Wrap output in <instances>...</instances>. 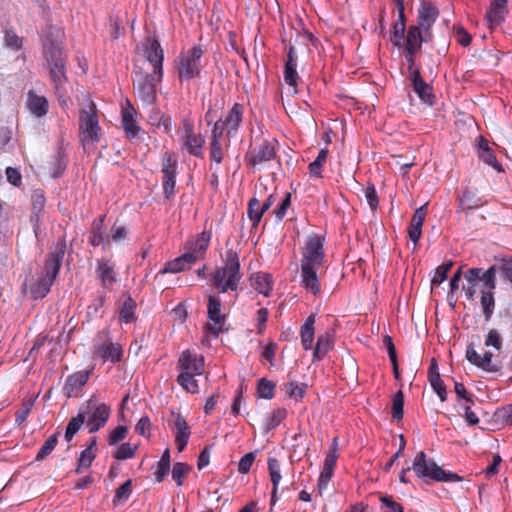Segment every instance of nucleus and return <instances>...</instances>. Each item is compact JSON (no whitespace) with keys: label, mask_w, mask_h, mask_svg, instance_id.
<instances>
[{"label":"nucleus","mask_w":512,"mask_h":512,"mask_svg":"<svg viewBox=\"0 0 512 512\" xmlns=\"http://www.w3.org/2000/svg\"><path fill=\"white\" fill-rule=\"evenodd\" d=\"M261 206L262 205L260 201L255 197L251 198L248 202L247 215L250 221L252 222V229L258 227L261 218L265 213L264 211H262Z\"/></svg>","instance_id":"58836bf2"},{"label":"nucleus","mask_w":512,"mask_h":512,"mask_svg":"<svg viewBox=\"0 0 512 512\" xmlns=\"http://www.w3.org/2000/svg\"><path fill=\"white\" fill-rule=\"evenodd\" d=\"M251 285L260 294L268 297L272 291V276L269 273L257 272L250 278Z\"/></svg>","instance_id":"473e14b6"},{"label":"nucleus","mask_w":512,"mask_h":512,"mask_svg":"<svg viewBox=\"0 0 512 512\" xmlns=\"http://www.w3.org/2000/svg\"><path fill=\"white\" fill-rule=\"evenodd\" d=\"M287 410L285 408L274 409L271 414L266 418L264 423L265 431L275 429L286 418Z\"/></svg>","instance_id":"c03bdc74"},{"label":"nucleus","mask_w":512,"mask_h":512,"mask_svg":"<svg viewBox=\"0 0 512 512\" xmlns=\"http://www.w3.org/2000/svg\"><path fill=\"white\" fill-rule=\"evenodd\" d=\"M63 32L56 25L49 24L44 30V44L61 43Z\"/></svg>","instance_id":"8fccbe9b"},{"label":"nucleus","mask_w":512,"mask_h":512,"mask_svg":"<svg viewBox=\"0 0 512 512\" xmlns=\"http://www.w3.org/2000/svg\"><path fill=\"white\" fill-rule=\"evenodd\" d=\"M26 107L28 111L37 118L45 117L49 111L48 99L38 95L34 90L27 93Z\"/></svg>","instance_id":"4be33fe9"},{"label":"nucleus","mask_w":512,"mask_h":512,"mask_svg":"<svg viewBox=\"0 0 512 512\" xmlns=\"http://www.w3.org/2000/svg\"><path fill=\"white\" fill-rule=\"evenodd\" d=\"M177 369L180 370V372L203 374L204 357L186 349L178 358Z\"/></svg>","instance_id":"4468645a"},{"label":"nucleus","mask_w":512,"mask_h":512,"mask_svg":"<svg viewBox=\"0 0 512 512\" xmlns=\"http://www.w3.org/2000/svg\"><path fill=\"white\" fill-rule=\"evenodd\" d=\"M35 401L36 397L32 396L25 397L22 400L21 409L17 410L15 413V423L17 426H22L26 422L27 417L29 416L34 406Z\"/></svg>","instance_id":"ea45409f"},{"label":"nucleus","mask_w":512,"mask_h":512,"mask_svg":"<svg viewBox=\"0 0 512 512\" xmlns=\"http://www.w3.org/2000/svg\"><path fill=\"white\" fill-rule=\"evenodd\" d=\"M276 384L266 378H261L257 384V393L259 397L264 399H272L275 394Z\"/></svg>","instance_id":"de8ad7c7"},{"label":"nucleus","mask_w":512,"mask_h":512,"mask_svg":"<svg viewBox=\"0 0 512 512\" xmlns=\"http://www.w3.org/2000/svg\"><path fill=\"white\" fill-rule=\"evenodd\" d=\"M137 445L132 446L130 443H123L120 447L115 451L114 457L117 460H126L133 458L135 456Z\"/></svg>","instance_id":"e2e57ef3"},{"label":"nucleus","mask_w":512,"mask_h":512,"mask_svg":"<svg viewBox=\"0 0 512 512\" xmlns=\"http://www.w3.org/2000/svg\"><path fill=\"white\" fill-rule=\"evenodd\" d=\"M413 91L417 96L426 104L433 105L436 99L433 93V87L426 83L420 73L415 71L412 73V77H409Z\"/></svg>","instance_id":"6ab92c4d"},{"label":"nucleus","mask_w":512,"mask_h":512,"mask_svg":"<svg viewBox=\"0 0 512 512\" xmlns=\"http://www.w3.org/2000/svg\"><path fill=\"white\" fill-rule=\"evenodd\" d=\"M480 303L484 319L488 322L490 321L495 309L494 293L491 291H482Z\"/></svg>","instance_id":"79ce46f5"},{"label":"nucleus","mask_w":512,"mask_h":512,"mask_svg":"<svg viewBox=\"0 0 512 512\" xmlns=\"http://www.w3.org/2000/svg\"><path fill=\"white\" fill-rule=\"evenodd\" d=\"M81 413H85V421L89 433H95L105 426L107 423L111 409L105 403H99L98 400L92 396L85 405L80 409Z\"/></svg>","instance_id":"423d86ee"},{"label":"nucleus","mask_w":512,"mask_h":512,"mask_svg":"<svg viewBox=\"0 0 512 512\" xmlns=\"http://www.w3.org/2000/svg\"><path fill=\"white\" fill-rule=\"evenodd\" d=\"M85 422V413H79L77 416L72 417L66 427L65 440L70 442L74 435L79 431L81 425Z\"/></svg>","instance_id":"a18cd8bd"},{"label":"nucleus","mask_w":512,"mask_h":512,"mask_svg":"<svg viewBox=\"0 0 512 512\" xmlns=\"http://www.w3.org/2000/svg\"><path fill=\"white\" fill-rule=\"evenodd\" d=\"M453 266L452 261L443 262L436 268L435 275L432 278V285H440L447 278V274Z\"/></svg>","instance_id":"680f3d73"},{"label":"nucleus","mask_w":512,"mask_h":512,"mask_svg":"<svg viewBox=\"0 0 512 512\" xmlns=\"http://www.w3.org/2000/svg\"><path fill=\"white\" fill-rule=\"evenodd\" d=\"M59 432H55L53 435H51L41 446L39 449L35 460L36 461H42L44 460L50 453L55 449L57 443H58V436Z\"/></svg>","instance_id":"49530a36"},{"label":"nucleus","mask_w":512,"mask_h":512,"mask_svg":"<svg viewBox=\"0 0 512 512\" xmlns=\"http://www.w3.org/2000/svg\"><path fill=\"white\" fill-rule=\"evenodd\" d=\"M318 266L301 265V285L313 295L321 293V284L317 276Z\"/></svg>","instance_id":"393cba45"},{"label":"nucleus","mask_w":512,"mask_h":512,"mask_svg":"<svg viewBox=\"0 0 512 512\" xmlns=\"http://www.w3.org/2000/svg\"><path fill=\"white\" fill-rule=\"evenodd\" d=\"M67 167V159L62 152H58L52 162V176L57 178L63 174Z\"/></svg>","instance_id":"0e129e2a"},{"label":"nucleus","mask_w":512,"mask_h":512,"mask_svg":"<svg viewBox=\"0 0 512 512\" xmlns=\"http://www.w3.org/2000/svg\"><path fill=\"white\" fill-rule=\"evenodd\" d=\"M276 144L275 139H264L258 145L250 147L244 156L247 167L256 168L274 160L277 156Z\"/></svg>","instance_id":"6e6552de"},{"label":"nucleus","mask_w":512,"mask_h":512,"mask_svg":"<svg viewBox=\"0 0 512 512\" xmlns=\"http://www.w3.org/2000/svg\"><path fill=\"white\" fill-rule=\"evenodd\" d=\"M203 54L204 50L200 45H195L179 54L176 69L180 80H191L201 75Z\"/></svg>","instance_id":"20e7f679"},{"label":"nucleus","mask_w":512,"mask_h":512,"mask_svg":"<svg viewBox=\"0 0 512 512\" xmlns=\"http://www.w3.org/2000/svg\"><path fill=\"white\" fill-rule=\"evenodd\" d=\"M101 127L97 115V107L91 102L87 108H83L79 115V133L83 145L97 143L101 138Z\"/></svg>","instance_id":"39448f33"},{"label":"nucleus","mask_w":512,"mask_h":512,"mask_svg":"<svg viewBox=\"0 0 512 512\" xmlns=\"http://www.w3.org/2000/svg\"><path fill=\"white\" fill-rule=\"evenodd\" d=\"M383 512H404L403 506L393 500L391 496H380Z\"/></svg>","instance_id":"774afa93"},{"label":"nucleus","mask_w":512,"mask_h":512,"mask_svg":"<svg viewBox=\"0 0 512 512\" xmlns=\"http://www.w3.org/2000/svg\"><path fill=\"white\" fill-rule=\"evenodd\" d=\"M95 354L104 360L118 363L122 359L123 349L118 343L106 342L96 347Z\"/></svg>","instance_id":"cd10ccee"},{"label":"nucleus","mask_w":512,"mask_h":512,"mask_svg":"<svg viewBox=\"0 0 512 512\" xmlns=\"http://www.w3.org/2000/svg\"><path fill=\"white\" fill-rule=\"evenodd\" d=\"M337 441H338V439L336 437L332 440V444H331L328 452L326 453V456H325V459H324V463H323V467L324 468L330 469L332 471H334L335 466H336V462H337V459H338V454H337L338 444H337Z\"/></svg>","instance_id":"6e6d98bb"},{"label":"nucleus","mask_w":512,"mask_h":512,"mask_svg":"<svg viewBox=\"0 0 512 512\" xmlns=\"http://www.w3.org/2000/svg\"><path fill=\"white\" fill-rule=\"evenodd\" d=\"M244 110L243 104L234 103L228 111L227 116L223 120L226 124L228 136H232L238 131L243 120Z\"/></svg>","instance_id":"a878e982"},{"label":"nucleus","mask_w":512,"mask_h":512,"mask_svg":"<svg viewBox=\"0 0 512 512\" xmlns=\"http://www.w3.org/2000/svg\"><path fill=\"white\" fill-rule=\"evenodd\" d=\"M210 159L216 164H221L224 159V148L222 140H210L209 143Z\"/></svg>","instance_id":"3c124183"},{"label":"nucleus","mask_w":512,"mask_h":512,"mask_svg":"<svg viewBox=\"0 0 512 512\" xmlns=\"http://www.w3.org/2000/svg\"><path fill=\"white\" fill-rule=\"evenodd\" d=\"M172 429L175 432L176 448L179 452H182L188 444L191 435V428L185 418L181 414L177 413Z\"/></svg>","instance_id":"b1692460"},{"label":"nucleus","mask_w":512,"mask_h":512,"mask_svg":"<svg viewBox=\"0 0 512 512\" xmlns=\"http://www.w3.org/2000/svg\"><path fill=\"white\" fill-rule=\"evenodd\" d=\"M96 455L94 452H91L87 449L83 450L81 453H80V456L77 460V467L75 468V473L79 474L81 472V468L84 467V468H89L93 462V460L95 459Z\"/></svg>","instance_id":"338daca9"},{"label":"nucleus","mask_w":512,"mask_h":512,"mask_svg":"<svg viewBox=\"0 0 512 512\" xmlns=\"http://www.w3.org/2000/svg\"><path fill=\"white\" fill-rule=\"evenodd\" d=\"M483 205L480 197L476 196L472 191L466 190L460 199V206L465 211H471Z\"/></svg>","instance_id":"37998d69"},{"label":"nucleus","mask_w":512,"mask_h":512,"mask_svg":"<svg viewBox=\"0 0 512 512\" xmlns=\"http://www.w3.org/2000/svg\"><path fill=\"white\" fill-rule=\"evenodd\" d=\"M44 55L48 67L66 64V55L61 43L44 44Z\"/></svg>","instance_id":"2f4dec72"},{"label":"nucleus","mask_w":512,"mask_h":512,"mask_svg":"<svg viewBox=\"0 0 512 512\" xmlns=\"http://www.w3.org/2000/svg\"><path fill=\"white\" fill-rule=\"evenodd\" d=\"M106 215H101L98 219H95L92 223L91 235L89 237V243L91 246L96 247L100 244L103 245V249L109 245V237L105 236L104 233V221Z\"/></svg>","instance_id":"c756f323"},{"label":"nucleus","mask_w":512,"mask_h":512,"mask_svg":"<svg viewBox=\"0 0 512 512\" xmlns=\"http://www.w3.org/2000/svg\"><path fill=\"white\" fill-rule=\"evenodd\" d=\"M439 16L438 8L430 1L422 0L418 9L417 24L424 33H431L430 29Z\"/></svg>","instance_id":"2eb2a0df"},{"label":"nucleus","mask_w":512,"mask_h":512,"mask_svg":"<svg viewBox=\"0 0 512 512\" xmlns=\"http://www.w3.org/2000/svg\"><path fill=\"white\" fill-rule=\"evenodd\" d=\"M144 56L152 64L154 73L163 78L164 52L157 38H147L144 42Z\"/></svg>","instance_id":"ddd939ff"},{"label":"nucleus","mask_w":512,"mask_h":512,"mask_svg":"<svg viewBox=\"0 0 512 512\" xmlns=\"http://www.w3.org/2000/svg\"><path fill=\"white\" fill-rule=\"evenodd\" d=\"M65 251V241H59L55 248L49 253L45 261L44 275L31 289L34 298H44L49 293L51 286L59 274Z\"/></svg>","instance_id":"f03ea898"},{"label":"nucleus","mask_w":512,"mask_h":512,"mask_svg":"<svg viewBox=\"0 0 512 512\" xmlns=\"http://www.w3.org/2000/svg\"><path fill=\"white\" fill-rule=\"evenodd\" d=\"M199 375L200 374L180 372L176 381L186 392L195 394L199 392V386L195 376Z\"/></svg>","instance_id":"4c0bfd02"},{"label":"nucleus","mask_w":512,"mask_h":512,"mask_svg":"<svg viewBox=\"0 0 512 512\" xmlns=\"http://www.w3.org/2000/svg\"><path fill=\"white\" fill-rule=\"evenodd\" d=\"M404 394L401 390L397 391L393 396L392 417L395 420L403 418Z\"/></svg>","instance_id":"4d7b16f0"},{"label":"nucleus","mask_w":512,"mask_h":512,"mask_svg":"<svg viewBox=\"0 0 512 512\" xmlns=\"http://www.w3.org/2000/svg\"><path fill=\"white\" fill-rule=\"evenodd\" d=\"M181 124V148L183 150H186L188 154L194 157L203 158V147L205 144V138L201 134L195 133L194 124L190 119H182Z\"/></svg>","instance_id":"1a4fd4ad"},{"label":"nucleus","mask_w":512,"mask_h":512,"mask_svg":"<svg viewBox=\"0 0 512 512\" xmlns=\"http://www.w3.org/2000/svg\"><path fill=\"white\" fill-rule=\"evenodd\" d=\"M509 13L508 0H493L486 13V20L489 28L494 29L500 26Z\"/></svg>","instance_id":"f3484780"},{"label":"nucleus","mask_w":512,"mask_h":512,"mask_svg":"<svg viewBox=\"0 0 512 512\" xmlns=\"http://www.w3.org/2000/svg\"><path fill=\"white\" fill-rule=\"evenodd\" d=\"M296 67L297 55L294 46L290 45L287 52V59L284 65V81L292 88L293 94H297L298 92L297 86L300 79Z\"/></svg>","instance_id":"a211bd4d"},{"label":"nucleus","mask_w":512,"mask_h":512,"mask_svg":"<svg viewBox=\"0 0 512 512\" xmlns=\"http://www.w3.org/2000/svg\"><path fill=\"white\" fill-rule=\"evenodd\" d=\"M49 72H50L51 81L54 85L55 94L60 99L61 98L60 89L67 82L66 64L51 66V67H49Z\"/></svg>","instance_id":"c9c22d12"},{"label":"nucleus","mask_w":512,"mask_h":512,"mask_svg":"<svg viewBox=\"0 0 512 512\" xmlns=\"http://www.w3.org/2000/svg\"><path fill=\"white\" fill-rule=\"evenodd\" d=\"M307 385L302 383L299 384L296 381H291L286 385V393L291 399L295 401L301 400L306 393Z\"/></svg>","instance_id":"864d4df0"},{"label":"nucleus","mask_w":512,"mask_h":512,"mask_svg":"<svg viewBox=\"0 0 512 512\" xmlns=\"http://www.w3.org/2000/svg\"><path fill=\"white\" fill-rule=\"evenodd\" d=\"M415 475L426 483L435 482H461L463 477L457 473L445 471L432 459H428L424 451H419L412 463Z\"/></svg>","instance_id":"7ed1b4c3"},{"label":"nucleus","mask_w":512,"mask_h":512,"mask_svg":"<svg viewBox=\"0 0 512 512\" xmlns=\"http://www.w3.org/2000/svg\"><path fill=\"white\" fill-rule=\"evenodd\" d=\"M478 157L498 172L504 171L502 165L497 161L494 151L489 147L488 141L482 135L478 138Z\"/></svg>","instance_id":"c85d7f7f"},{"label":"nucleus","mask_w":512,"mask_h":512,"mask_svg":"<svg viewBox=\"0 0 512 512\" xmlns=\"http://www.w3.org/2000/svg\"><path fill=\"white\" fill-rule=\"evenodd\" d=\"M324 258V238L317 234L309 236L302 249L301 265L321 267Z\"/></svg>","instance_id":"9d476101"},{"label":"nucleus","mask_w":512,"mask_h":512,"mask_svg":"<svg viewBox=\"0 0 512 512\" xmlns=\"http://www.w3.org/2000/svg\"><path fill=\"white\" fill-rule=\"evenodd\" d=\"M136 308V301L127 294L126 298L119 306V320L126 324L134 322L136 320Z\"/></svg>","instance_id":"f704fd0d"},{"label":"nucleus","mask_w":512,"mask_h":512,"mask_svg":"<svg viewBox=\"0 0 512 512\" xmlns=\"http://www.w3.org/2000/svg\"><path fill=\"white\" fill-rule=\"evenodd\" d=\"M222 303L219 298L214 295L208 296L207 303V317L212 323H207L205 329L211 333L214 337L224 331V325L227 319V315L221 313Z\"/></svg>","instance_id":"9b49d317"},{"label":"nucleus","mask_w":512,"mask_h":512,"mask_svg":"<svg viewBox=\"0 0 512 512\" xmlns=\"http://www.w3.org/2000/svg\"><path fill=\"white\" fill-rule=\"evenodd\" d=\"M430 37L431 33H424V30L421 29L420 26L410 25L403 41L404 50L407 52H419L422 48V44L428 42Z\"/></svg>","instance_id":"dca6fc26"},{"label":"nucleus","mask_w":512,"mask_h":512,"mask_svg":"<svg viewBox=\"0 0 512 512\" xmlns=\"http://www.w3.org/2000/svg\"><path fill=\"white\" fill-rule=\"evenodd\" d=\"M191 466L184 462H176L172 468V478L177 486L183 485V478L189 473Z\"/></svg>","instance_id":"5fc2aeb1"},{"label":"nucleus","mask_w":512,"mask_h":512,"mask_svg":"<svg viewBox=\"0 0 512 512\" xmlns=\"http://www.w3.org/2000/svg\"><path fill=\"white\" fill-rule=\"evenodd\" d=\"M136 110L128 101V106L122 110V126L127 138L138 136L140 127L135 119Z\"/></svg>","instance_id":"bb28decb"},{"label":"nucleus","mask_w":512,"mask_h":512,"mask_svg":"<svg viewBox=\"0 0 512 512\" xmlns=\"http://www.w3.org/2000/svg\"><path fill=\"white\" fill-rule=\"evenodd\" d=\"M334 331H326L321 334L317 338L316 345L313 350L312 361H320L324 358V356L328 353V351L332 348L333 344Z\"/></svg>","instance_id":"7c9ffc66"},{"label":"nucleus","mask_w":512,"mask_h":512,"mask_svg":"<svg viewBox=\"0 0 512 512\" xmlns=\"http://www.w3.org/2000/svg\"><path fill=\"white\" fill-rule=\"evenodd\" d=\"M133 87L139 98L146 104L152 105L157 101V84L162 81L158 75L135 71L133 73Z\"/></svg>","instance_id":"0eeeda50"},{"label":"nucleus","mask_w":512,"mask_h":512,"mask_svg":"<svg viewBox=\"0 0 512 512\" xmlns=\"http://www.w3.org/2000/svg\"><path fill=\"white\" fill-rule=\"evenodd\" d=\"M496 267L500 276L507 282L512 284V256L502 258L496 263Z\"/></svg>","instance_id":"09e8293b"},{"label":"nucleus","mask_w":512,"mask_h":512,"mask_svg":"<svg viewBox=\"0 0 512 512\" xmlns=\"http://www.w3.org/2000/svg\"><path fill=\"white\" fill-rule=\"evenodd\" d=\"M133 491V482L132 479L126 480L121 486H119L113 497V505L118 506L124 502H126L131 496Z\"/></svg>","instance_id":"a19ab883"},{"label":"nucleus","mask_w":512,"mask_h":512,"mask_svg":"<svg viewBox=\"0 0 512 512\" xmlns=\"http://www.w3.org/2000/svg\"><path fill=\"white\" fill-rule=\"evenodd\" d=\"M211 240V232L209 231H203L201 232L195 241H193L190 245V253H195L198 256V259L200 257H203V255L206 253L209 242Z\"/></svg>","instance_id":"e433bc0d"},{"label":"nucleus","mask_w":512,"mask_h":512,"mask_svg":"<svg viewBox=\"0 0 512 512\" xmlns=\"http://www.w3.org/2000/svg\"><path fill=\"white\" fill-rule=\"evenodd\" d=\"M128 434V428L125 425H119L112 430L108 436V444L111 446L117 445L120 441L126 438Z\"/></svg>","instance_id":"69168bd1"},{"label":"nucleus","mask_w":512,"mask_h":512,"mask_svg":"<svg viewBox=\"0 0 512 512\" xmlns=\"http://www.w3.org/2000/svg\"><path fill=\"white\" fill-rule=\"evenodd\" d=\"M364 195L371 210L375 211L379 206V199L375 185L372 182H367Z\"/></svg>","instance_id":"bf43d9fd"},{"label":"nucleus","mask_w":512,"mask_h":512,"mask_svg":"<svg viewBox=\"0 0 512 512\" xmlns=\"http://www.w3.org/2000/svg\"><path fill=\"white\" fill-rule=\"evenodd\" d=\"M429 382L440 400L442 402L445 401L447 399V391L440 374H434L432 378L429 379Z\"/></svg>","instance_id":"052dcab7"},{"label":"nucleus","mask_w":512,"mask_h":512,"mask_svg":"<svg viewBox=\"0 0 512 512\" xmlns=\"http://www.w3.org/2000/svg\"><path fill=\"white\" fill-rule=\"evenodd\" d=\"M314 324L315 315L311 314L306 318L304 324L301 326L300 329L301 344L303 349L306 351L312 349L315 334Z\"/></svg>","instance_id":"72a5a7b5"},{"label":"nucleus","mask_w":512,"mask_h":512,"mask_svg":"<svg viewBox=\"0 0 512 512\" xmlns=\"http://www.w3.org/2000/svg\"><path fill=\"white\" fill-rule=\"evenodd\" d=\"M162 187L166 199H171L175 194L177 159L173 153L165 152L162 158Z\"/></svg>","instance_id":"f8f14e48"},{"label":"nucleus","mask_w":512,"mask_h":512,"mask_svg":"<svg viewBox=\"0 0 512 512\" xmlns=\"http://www.w3.org/2000/svg\"><path fill=\"white\" fill-rule=\"evenodd\" d=\"M96 274L104 289H111L117 281L115 267L107 259L97 260Z\"/></svg>","instance_id":"5701e85b"},{"label":"nucleus","mask_w":512,"mask_h":512,"mask_svg":"<svg viewBox=\"0 0 512 512\" xmlns=\"http://www.w3.org/2000/svg\"><path fill=\"white\" fill-rule=\"evenodd\" d=\"M268 470L272 487H278L281 480L280 463L278 459L270 457L268 459Z\"/></svg>","instance_id":"13d9d810"},{"label":"nucleus","mask_w":512,"mask_h":512,"mask_svg":"<svg viewBox=\"0 0 512 512\" xmlns=\"http://www.w3.org/2000/svg\"><path fill=\"white\" fill-rule=\"evenodd\" d=\"M498 269L496 264L490 266L485 272L482 271L480 281L483 282L484 286L488 289V291L493 292L496 288V273Z\"/></svg>","instance_id":"603ef678"},{"label":"nucleus","mask_w":512,"mask_h":512,"mask_svg":"<svg viewBox=\"0 0 512 512\" xmlns=\"http://www.w3.org/2000/svg\"><path fill=\"white\" fill-rule=\"evenodd\" d=\"M228 245L229 241L226 242V247H228ZM242 276L238 252L233 248H227L224 265L217 268L212 273V285L217 288L220 293L237 291Z\"/></svg>","instance_id":"f257e3e1"},{"label":"nucleus","mask_w":512,"mask_h":512,"mask_svg":"<svg viewBox=\"0 0 512 512\" xmlns=\"http://www.w3.org/2000/svg\"><path fill=\"white\" fill-rule=\"evenodd\" d=\"M90 370L77 371L66 378L64 391L68 398L78 397L81 389L89 380Z\"/></svg>","instance_id":"aec40b11"},{"label":"nucleus","mask_w":512,"mask_h":512,"mask_svg":"<svg viewBox=\"0 0 512 512\" xmlns=\"http://www.w3.org/2000/svg\"><path fill=\"white\" fill-rule=\"evenodd\" d=\"M197 260L198 256L195 253L186 252L179 257L168 261L164 268L160 270V273H179L188 270L197 262Z\"/></svg>","instance_id":"412c9836"}]
</instances>
